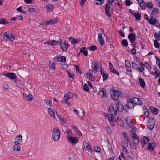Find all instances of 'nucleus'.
<instances>
[{"instance_id": "obj_52", "label": "nucleus", "mask_w": 160, "mask_h": 160, "mask_svg": "<svg viewBox=\"0 0 160 160\" xmlns=\"http://www.w3.org/2000/svg\"><path fill=\"white\" fill-rule=\"evenodd\" d=\"M79 42V41L78 40V39H74L73 38L72 39V40L71 41V42L73 44H75L78 43Z\"/></svg>"}, {"instance_id": "obj_37", "label": "nucleus", "mask_w": 160, "mask_h": 160, "mask_svg": "<svg viewBox=\"0 0 160 160\" xmlns=\"http://www.w3.org/2000/svg\"><path fill=\"white\" fill-rule=\"evenodd\" d=\"M88 49L91 51H94L97 50L98 48L95 46H92L88 47Z\"/></svg>"}, {"instance_id": "obj_47", "label": "nucleus", "mask_w": 160, "mask_h": 160, "mask_svg": "<svg viewBox=\"0 0 160 160\" xmlns=\"http://www.w3.org/2000/svg\"><path fill=\"white\" fill-rule=\"evenodd\" d=\"M98 65L97 62H96L94 63L93 69L95 70L94 73H96L97 72V69L98 68Z\"/></svg>"}, {"instance_id": "obj_44", "label": "nucleus", "mask_w": 160, "mask_h": 160, "mask_svg": "<svg viewBox=\"0 0 160 160\" xmlns=\"http://www.w3.org/2000/svg\"><path fill=\"white\" fill-rule=\"evenodd\" d=\"M125 3L126 6H129L132 3V2L130 0H126L125 2Z\"/></svg>"}, {"instance_id": "obj_8", "label": "nucleus", "mask_w": 160, "mask_h": 160, "mask_svg": "<svg viewBox=\"0 0 160 160\" xmlns=\"http://www.w3.org/2000/svg\"><path fill=\"white\" fill-rule=\"evenodd\" d=\"M2 75L7 77L11 79L16 78L15 74L13 72L3 73H2Z\"/></svg>"}, {"instance_id": "obj_48", "label": "nucleus", "mask_w": 160, "mask_h": 160, "mask_svg": "<svg viewBox=\"0 0 160 160\" xmlns=\"http://www.w3.org/2000/svg\"><path fill=\"white\" fill-rule=\"evenodd\" d=\"M118 158H119L120 160H122V158L123 159V160H125V158L124 155H123L122 152H121Z\"/></svg>"}, {"instance_id": "obj_54", "label": "nucleus", "mask_w": 160, "mask_h": 160, "mask_svg": "<svg viewBox=\"0 0 160 160\" xmlns=\"http://www.w3.org/2000/svg\"><path fill=\"white\" fill-rule=\"evenodd\" d=\"M50 24H53L55 23V22H56V21L55 19H51L49 20Z\"/></svg>"}, {"instance_id": "obj_59", "label": "nucleus", "mask_w": 160, "mask_h": 160, "mask_svg": "<svg viewBox=\"0 0 160 160\" xmlns=\"http://www.w3.org/2000/svg\"><path fill=\"white\" fill-rule=\"evenodd\" d=\"M75 66L76 71L78 72L81 73V71L79 69V67L75 65Z\"/></svg>"}, {"instance_id": "obj_21", "label": "nucleus", "mask_w": 160, "mask_h": 160, "mask_svg": "<svg viewBox=\"0 0 160 160\" xmlns=\"http://www.w3.org/2000/svg\"><path fill=\"white\" fill-rule=\"evenodd\" d=\"M154 124L153 122L148 121L147 126L149 129L152 130L154 128Z\"/></svg>"}, {"instance_id": "obj_6", "label": "nucleus", "mask_w": 160, "mask_h": 160, "mask_svg": "<svg viewBox=\"0 0 160 160\" xmlns=\"http://www.w3.org/2000/svg\"><path fill=\"white\" fill-rule=\"evenodd\" d=\"M117 105L116 104H115V105H114L113 103H112L109 108V112L114 114L115 116H116L117 111Z\"/></svg>"}, {"instance_id": "obj_39", "label": "nucleus", "mask_w": 160, "mask_h": 160, "mask_svg": "<svg viewBox=\"0 0 160 160\" xmlns=\"http://www.w3.org/2000/svg\"><path fill=\"white\" fill-rule=\"evenodd\" d=\"M135 17L137 20H140L141 19V15L139 13H137L135 14Z\"/></svg>"}, {"instance_id": "obj_33", "label": "nucleus", "mask_w": 160, "mask_h": 160, "mask_svg": "<svg viewBox=\"0 0 160 160\" xmlns=\"http://www.w3.org/2000/svg\"><path fill=\"white\" fill-rule=\"evenodd\" d=\"M59 41H56L54 40H51V45H56L58 44H59L60 43H61V42H60Z\"/></svg>"}, {"instance_id": "obj_43", "label": "nucleus", "mask_w": 160, "mask_h": 160, "mask_svg": "<svg viewBox=\"0 0 160 160\" xmlns=\"http://www.w3.org/2000/svg\"><path fill=\"white\" fill-rule=\"evenodd\" d=\"M48 112L50 115L55 117L54 112L52 110L51 108L48 109Z\"/></svg>"}, {"instance_id": "obj_19", "label": "nucleus", "mask_w": 160, "mask_h": 160, "mask_svg": "<svg viewBox=\"0 0 160 160\" xmlns=\"http://www.w3.org/2000/svg\"><path fill=\"white\" fill-rule=\"evenodd\" d=\"M135 104L132 101H132L130 100V101H128V103L127 104V107L130 108H133L135 106Z\"/></svg>"}, {"instance_id": "obj_63", "label": "nucleus", "mask_w": 160, "mask_h": 160, "mask_svg": "<svg viewBox=\"0 0 160 160\" xmlns=\"http://www.w3.org/2000/svg\"><path fill=\"white\" fill-rule=\"evenodd\" d=\"M3 35L5 36L7 38L9 39L10 36H9V33L7 32H5L3 33Z\"/></svg>"}, {"instance_id": "obj_5", "label": "nucleus", "mask_w": 160, "mask_h": 160, "mask_svg": "<svg viewBox=\"0 0 160 160\" xmlns=\"http://www.w3.org/2000/svg\"><path fill=\"white\" fill-rule=\"evenodd\" d=\"M60 42L61 43H60L59 44H60V47H61V49L63 51H65L64 50L65 49V51H67L68 46V44L67 42L66 41V40L63 41L62 40L60 39Z\"/></svg>"}, {"instance_id": "obj_12", "label": "nucleus", "mask_w": 160, "mask_h": 160, "mask_svg": "<svg viewBox=\"0 0 160 160\" xmlns=\"http://www.w3.org/2000/svg\"><path fill=\"white\" fill-rule=\"evenodd\" d=\"M23 97L29 102H31L33 99V96L30 94L27 95L26 93H23Z\"/></svg>"}, {"instance_id": "obj_49", "label": "nucleus", "mask_w": 160, "mask_h": 160, "mask_svg": "<svg viewBox=\"0 0 160 160\" xmlns=\"http://www.w3.org/2000/svg\"><path fill=\"white\" fill-rule=\"evenodd\" d=\"M130 136L132 138V136H134V135H137L136 134L135 130L132 129L130 131Z\"/></svg>"}, {"instance_id": "obj_46", "label": "nucleus", "mask_w": 160, "mask_h": 160, "mask_svg": "<svg viewBox=\"0 0 160 160\" xmlns=\"http://www.w3.org/2000/svg\"><path fill=\"white\" fill-rule=\"evenodd\" d=\"M8 23V22L5 20L3 19H0V24H6Z\"/></svg>"}, {"instance_id": "obj_64", "label": "nucleus", "mask_w": 160, "mask_h": 160, "mask_svg": "<svg viewBox=\"0 0 160 160\" xmlns=\"http://www.w3.org/2000/svg\"><path fill=\"white\" fill-rule=\"evenodd\" d=\"M119 33L120 35L122 37H125V35L124 32L123 31H122L121 30L119 31Z\"/></svg>"}, {"instance_id": "obj_42", "label": "nucleus", "mask_w": 160, "mask_h": 160, "mask_svg": "<svg viewBox=\"0 0 160 160\" xmlns=\"http://www.w3.org/2000/svg\"><path fill=\"white\" fill-rule=\"evenodd\" d=\"M100 45L102 46L105 44V42L104 39L103 38L99 39L98 40Z\"/></svg>"}, {"instance_id": "obj_7", "label": "nucleus", "mask_w": 160, "mask_h": 160, "mask_svg": "<svg viewBox=\"0 0 160 160\" xmlns=\"http://www.w3.org/2000/svg\"><path fill=\"white\" fill-rule=\"evenodd\" d=\"M71 98V96L68 94H64L63 99L62 100V102L65 103L68 105H69L70 104L69 101Z\"/></svg>"}, {"instance_id": "obj_26", "label": "nucleus", "mask_w": 160, "mask_h": 160, "mask_svg": "<svg viewBox=\"0 0 160 160\" xmlns=\"http://www.w3.org/2000/svg\"><path fill=\"white\" fill-rule=\"evenodd\" d=\"M86 48L85 47H83L81 49L80 51V53H83V54L85 56H87L88 55V52L87 51L85 50L86 49Z\"/></svg>"}, {"instance_id": "obj_55", "label": "nucleus", "mask_w": 160, "mask_h": 160, "mask_svg": "<svg viewBox=\"0 0 160 160\" xmlns=\"http://www.w3.org/2000/svg\"><path fill=\"white\" fill-rule=\"evenodd\" d=\"M94 151L98 152H99L101 151V150L99 147H96L94 148Z\"/></svg>"}, {"instance_id": "obj_23", "label": "nucleus", "mask_w": 160, "mask_h": 160, "mask_svg": "<svg viewBox=\"0 0 160 160\" xmlns=\"http://www.w3.org/2000/svg\"><path fill=\"white\" fill-rule=\"evenodd\" d=\"M132 138L133 139V140L135 144H138L139 143V139L138 138L137 135H134L132 136Z\"/></svg>"}, {"instance_id": "obj_24", "label": "nucleus", "mask_w": 160, "mask_h": 160, "mask_svg": "<svg viewBox=\"0 0 160 160\" xmlns=\"http://www.w3.org/2000/svg\"><path fill=\"white\" fill-rule=\"evenodd\" d=\"M141 2H139V4L142 10H144L146 8V5H145V2L143 0H140Z\"/></svg>"}, {"instance_id": "obj_50", "label": "nucleus", "mask_w": 160, "mask_h": 160, "mask_svg": "<svg viewBox=\"0 0 160 160\" xmlns=\"http://www.w3.org/2000/svg\"><path fill=\"white\" fill-rule=\"evenodd\" d=\"M122 134L123 135L124 138L126 139V140H129V139L128 138V135L126 132H122Z\"/></svg>"}, {"instance_id": "obj_28", "label": "nucleus", "mask_w": 160, "mask_h": 160, "mask_svg": "<svg viewBox=\"0 0 160 160\" xmlns=\"http://www.w3.org/2000/svg\"><path fill=\"white\" fill-rule=\"evenodd\" d=\"M128 142H129V140H126V141H124V143H123L122 144V147L123 148L125 149V150H126L127 152H128V151L127 149L126 148L128 147Z\"/></svg>"}, {"instance_id": "obj_18", "label": "nucleus", "mask_w": 160, "mask_h": 160, "mask_svg": "<svg viewBox=\"0 0 160 160\" xmlns=\"http://www.w3.org/2000/svg\"><path fill=\"white\" fill-rule=\"evenodd\" d=\"M132 65L134 68L136 69H138V71L142 72L143 75L144 74V73L141 70L138 65L135 62H132Z\"/></svg>"}, {"instance_id": "obj_9", "label": "nucleus", "mask_w": 160, "mask_h": 160, "mask_svg": "<svg viewBox=\"0 0 160 160\" xmlns=\"http://www.w3.org/2000/svg\"><path fill=\"white\" fill-rule=\"evenodd\" d=\"M136 35L134 33H130L128 36V38L131 43L132 44L136 40Z\"/></svg>"}, {"instance_id": "obj_34", "label": "nucleus", "mask_w": 160, "mask_h": 160, "mask_svg": "<svg viewBox=\"0 0 160 160\" xmlns=\"http://www.w3.org/2000/svg\"><path fill=\"white\" fill-rule=\"evenodd\" d=\"M125 65L128 69H131V65L130 63L127 60H125Z\"/></svg>"}, {"instance_id": "obj_17", "label": "nucleus", "mask_w": 160, "mask_h": 160, "mask_svg": "<svg viewBox=\"0 0 160 160\" xmlns=\"http://www.w3.org/2000/svg\"><path fill=\"white\" fill-rule=\"evenodd\" d=\"M132 100L135 105H141L143 104L142 101L138 98H132Z\"/></svg>"}, {"instance_id": "obj_45", "label": "nucleus", "mask_w": 160, "mask_h": 160, "mask_svg": "<svg viewBox=\"0 0 160 160\" xmlns=\"http://www.w3.org/2000/svg\"><path fill=\"white\" fill-rule=\"evenodd\" d=\"M83 90L86 92H88L89 91L88 86L86 83L85 84L83 85Z\"/></svg>"}, {"instance_id": "obj_56", "label": "nucleus", "mask_w": 160, "mask_h": 160, "mask_svg": "<svg viewBox=\"0 0 160 160\" xmlns=\"http://www.w3.org/2000/svg\"><path fill=\"white\" fill-rule=\"evenodd\" d=\"M66 61V57L64 56H61L60 62H64Z\"/></svg>"}, {"instance_id": "obj_53", "label": "nucleus", "mask_w": 160, "mask_h": 160, "mask_svg": "<svg viewBox=\"0 0 160 160\" xmlns=\"http://www.w3.org/2000/svg\"><path fill=\"white\" fill-rule=\"evenodd\" d=\"M110 71L111 72L114 73L118 76H119V72L115 70L114 68H113V70H111Z\"/></svg>"}, {"instance_id": "obj_38", "label": "nucleus", "mask_w": 160, "mask_h": 160, "mask_svg": "<svg viewBox=\"0 0 160 160\" xmlns=\"http://www.w3.org/2000/svg\"><path fill=\"white\" fill-rule=\"evenodd\" d=\"M102 75V76L103 81L106 80L108 78L109 76V75L108 73H103Z\"/></svg>"}, {"instance_id": "obj_22", "label": "nucleus", "mask_w": 160, "mask_h": 160, "mask_svg": "<svg viewBox=\"0 0 160 160\" xmlns=\"http://www.w3.org/2000/svg\"><path fill=\"white\" fill-rule=\"evenodd\" d=\"M84 149H85L86 150L89 152H90L91 153H92V150L88 143H86L84 145Z\"/></svg>"}, {"instance_id": "obj_2", "label": "nucleus", "mask_w": 160, "mask_h": 160, "mask_svg": "<svg viewBox=\"0 0 160 160\" xmlns=\"http://www.w3.org/2000/svg\"><path fill=\"white\" fill-rule=\"evenodd\" d=\"M112 4H106L104 6L105 13L108 17L110 18L111 16V12H112L113 8L110 6Z\"/></svg>"}, {"instance_id": "obj_31", "label": "nucleus", "mask_w": 160, "mask_h": 160, "mask_svg": "<svg viewBox=\"0 0 160 160\" xmlns=\"http://www.w3.org/2000/svg\"><path fill=\"white\" fill-rule=\"evenodd\" d=\"M150 109L154 114L157 115L158 114V110L157 108L152 107L150 108Z\"/></svg>"}, {"instance_id": "obj_27", "label": "nucleus", "mask_w": 160, "mask_h": 160, "mask_svg": "<svg viewBox=\"0 0 160 160\" xmlns=\"http://www.w3.org/2000/svg\"><path fill=\"white\" fill-rule=\"evenodd\" d=\"M91 72H90L89 73H86V74L87 75V78L89 79V80L92 81V73H93V71L92 69L91 70Z\"/></svg>"}, {"instance_id": "obj_10", "label": "nucleus", "mask_w": 160, "mask_h": 160, "mask_svg": "<svg viewBox=\"0 0 160 160\" xmlns=\"http://www.w3.org/2000/svg\"><path fill=\"white\" fill-rule=\"evenodd\" d=\"M67 139L69 142L73 145H75L78 142V140L74 137H68Z\"/></svg>"}, {"instance_id": "obj_3", "label": "nucleus", "mask_w": 160, "mask_h": 160, "mask_svg": "<svg viewBox=\"0 0 160 160\" xmlns=\"http://www.w3.org/2000/svg\"><path fill=\"white\" fill-rule=\"evenodd\" d=\"M120 95L119 92L114 89H112L111 92V96L112 99L117 101Z\"/></svg>"}, {"instance_id": "obj_4", "label": "nucleus", "mask_w": 160, "mask_h": 160, "mask_svg": "<svg viewBox=\"0 0 160 160\" xmlns=\"http://www.w3.org/2000/svg\"><path fill=\"white\" fill-rule=\"evenodd\" d=\"M106 118H107L110 122V123L111 124L112 126V125H114L113 122L114 121V118L115 117V115L114 114L110 112L109 114H106V115H105Z\"/></svg>"}, {"instance_id": "obj_16", "label": "nucleus", "mask_w": 160, "mask_h": 160, "mask_svg": "<svg viewBox=\"0 0 160 160\" xmlns=\"http://www.w3.org/2000/svg\"><path fill=\"white\" fill-rule=\"evenodd\" d=\"M156 143L155 142L148 143V147L147 148V149L151 151L153 150L156 145Z\"/></svg>"}, {"instance_id": "obj_62", "label": "nucleus", "mask_w": 160, "mask_h": 160, "mask_svg": "<svg viewBox=\"0 0 160 160\" xmlns=\"http://www.w3.org/2000/svg\"><path fill=\"white\" fill-rule=\"evenodd\" d=\"M66 132L68 133V135L71 136L72 135V133L71 130L69 129H67Z\"/></svg>"}, {"instance_id": "obj_25", "label": "nucleus", "mask_w": 160, "mask_h": 160, "mask_svg": "<svg viewBox=\"0 0 160 160\" xmlns=\"http://www.w3.org/2000/svg\"><path fill=\"white\" fill-rule=\"evenodd\" d=\"M55 64L52 61L49 62V68L50 69L54 70L55 69Z\"/></svg>"}, {"instance_id": "obj_15", "label": "nucleus", "mask_w": 160, "mask_h": 160, "mask_svg": "<svg viewBox=\"0 0 160 160\" xmlns=\"http://www.w3.org/2000/svg\"><path fill=\"white\" fill-rule=\"evenodd\" d=\"M149 140V139L148 137L144 136L143 138L141 140V143L142 144V147H144L145 145L147 143Z\"/></svg>"}, {"instance_id": "obj_11", "label": "nucleus", "mask_w": 160, "mask_h": 160, "mask_svg": "<svg viewBox=\"0 0 160 160\" xmlns=\"http://www.w3.org/2000/svg\"><path fill=\"white\" fill-rule=\"evenodd\" d=\"M98 94L101 96L102 98H103L104 97H108V93L107 90L103 88L101 89L99 91Z\"/></svg>"}, {"instance_id": "obj_35", "label": "nucleus", "mask_w": 160, "mask_h": 160, "mask_svg": "<svg viewBox=\"0 0 160 160\" xmlns=\"http://www.w3.org/2000/svg\"><path fill=\"white\" fill-rule=\"evenodd\" d=\"M149 22L151 25H154L156 23V21L153 18H151L149 20Z\"/></svg>"}, {"instance_id": "obj_32", "label": "nucleus", "mask_w": 160, "mask_h": 160, "mask_svg": "<svg viewBox=\"0 0 160 160\" xmlns=\"http://www.w3.org/2000/svg\"><path fill=\"white\" fill-rule=\"evenodd\" d=\"M133 48L131 49V52H132V54L133 55H135L136 54V50L134 48H136V46L135 45L132 44Z\"/></svg>"}, {"instance_id": "obj_14", "label": "nucleus", "mask_w": 160, "mask_h": 160, "mask_svg": "<svg viewBox=\"0 0 160 160\" xmlns=\"http://www.w3.org/2000/svg\"><path fill=\"white\" fill-rule=\"evenodd\" d=\"M16 141L14 142L15 144H20L22 142V136L19 135L16 136L15 138Z\"/></svg>"}, {"instance_id": "obj_13", "label": "nucleus", "mask_w": 160, "mask_h": 160, "mask_svg": "<svg viewBox=\"0 0 160 160\" xmlns=\"http://www.w3.org/2000/svg\"><path fill=\"white\" fill-rule=\"evenodd\" d=\"M115 104H116V105H117V110H118L120 112H122L123 111V106L121 104H120L118 101H116L115 102Z\"/></svg>"}, {"instance_id": "obj_40", "label": "nucleus", "mask_w": 160, "mask_h": 160, "mask_svg": "<svg viewBox=\"0 0 160 160\" xmlns=\"http://www.w3.org/2000/svg\"><path fill=\"white\" fill-rule=\"evenodd\" d=\"M121 43L125 47H127L128 45V43L126 39L123 40L122 41Z\"/></svg>"}, {"instance_id": "obj_57", "label": "nucleus", "mask_w": 160, "mask_h": 160, "mask_svg": "<svg viewBox=\"0 0 160 160\" xmlns=\"http://www.w3.org/2000/svg\"><path fill=\"white\" fill-rule=\"evenodd\" d=\"M158 12H159L158 9L156 8H153L152 11V12L154 13H155L156 14L158 13Z\"/></svg>"}, {"instance_id": "obj_36", "label": "nucleus", "mask_w": 160, "mask_h": 160, "mask_svg": "<svg viewBox=\"0 0 160 160\" xmlns=\"http://www.w3.org/2000/svg\"><path fill=\"white\" fill-rule=\"evenodd\" d=\"M154 45L156 48H159L160 44L156 40H155L154 41Z\"/></svg>"}, {"instance_id": "obj_30", "label": "nucleus", "mask_w": 160, "mask_h": 160, "mask_svg": "<svg viewBox=\"0 0 160 160\" xmlns=\"http://www.w3.org/2000/svg\"><path fill=\"white\" fill-rule=\"evenodd\" d=\"M94 3L97 5L102 4L104 2V0H94Z\"/></svg>"}, {"instance_id": "obj_1", "label": "nucleus", "mask_w": 160, "mask_h": 160, "mask_svg": "<svg viewBox=\"0 0 160 160\" xmlns=\"http://www.w3.org/2000/svg\"><path fill=\"white\" fill-rule=\"evenodd\" d=\"M52 137L55 141H58L60 137V133L59 129L54 128L52 131Z\"/></svg>"}, {"instance_id": "obj_29", "label": "nucleus", "mask_w": 160, "mask_h": 160, "mask_svg": "<svg viewBox=\"0 0 160 160\" xmlns=\"http://www.w3.org/2000/svg\"><path fill=\"white\" fill-rule=\"evenodd\" d=\"M18 144H15L13 147L12 149L13 151H20V147L18 145Z\"/></svg>"}, {"instance_id": "obj_20", "label": "nucleus", "mask_w": 160, "mask_h": 160, "mask_svg": "<svg viewBox=\"0 0 160 160\" xmlns=\"http://www.w3.org/2000/svg\"><path fill=\"white\" fill-rule=\"evenodd\" d=\"M139 82L140 84L141 87L143 88L145 86V82H144L143 79L142 78L140 77L139 79Z\"/></svg>"}, {"instance_id": "obj_58", "label": "nucleus", "mask_w": 160, "mask_h": 160, "mask_svg": "<svg viewBox=\"0 0 160 160\" xmlns=\"http://www.w3.org/2000/svg\"><path fill=\"white\" fill-rule=\"evenodd\" d=\"M154 74H156V78H157L158 77L160 76V72L158 70H156L154 72Z\"/></svg>"}, {"instance_id": "obj_41", "label": "nucleus", "mask_w": 160, "mask_h": 160, "mask_svg": "<svg viewBox=\"0 0 160 160\" xmlns=\"http://www.w3.org/2000/svg\"><path fill=\"white\" fill-rule=\"evenodd\" d=\"M125 120L128 126L131 128H132V123L131 122V121L130 120L128 119L126 120V119H125Z\"/></svg>"}, {"instance_id": "obj_60", "label": "nucleus", "mask_w": 160, "mask_h": 160, "mask_svg": "<svg viewBox=\"0 0 160 160\" xmlns=\"http://www.w3.org/2000/svg\"><path fill=\"white\" fill-rule=\"evenodd\" d=\"M155 2L157 6L160 7V0H155Z\"/></svg>"}, {"instance_id": "obj_51", "label": "nucleus", "mask_w": 160, "mask_h": 160, "mask_svg": "<svg viewBox=\"0 0 160 160\" xmlns=\"http://www.w3.org/2000/svg\"><path fill=\"white\" fill-rule=\"evenodd\" d=\"M146 6L148 8H151L152 7L153 5H152V3H149V2H147L146 4Z\"/></svg>"}, {"instance_id": "obj_61", "label": "nucleus", "mask_w": 160, "mask_h": 160, "mask_svg": "<svg viewBox=\"0 0 160 160\" xmlns=\"http://www.w3.org/2000/svg\"><path fill=\"white\" fill-rule=\"evenodd\" d=\"M131 69H127V70H126V73L128 75H130L131 74Z\"/></svg>"}]
</instances>
